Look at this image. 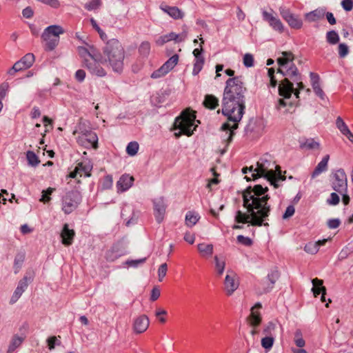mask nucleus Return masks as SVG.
Returning <instances> with one entry per match:
<instances>
[{
    "instance_id": "obj_1",
    "label": "nucleus",
    "mask_w": 353,
    "mask_h": 353,
    "mask_svg": "<svg viewBox=\"0 0 353 353\" xmlns=\"http://www.w3.org/2000/svg\"><path fill=\"white\" fill-rule=\"evenodd\" d=\"M246 90L241 77L230 78L225 82L221 112L227 117L228 122L222 125L221 130L225 132V140L228 143L232 141L234 130L238 128V123L244 114Z\"/></svg>"
},
{
    "instance_id": "obj_2",
    "label": "nucleus",
    "mask_w": 353,
    "mask_h": 353,
    "mask_svg": "<svg viewBox=\"0 0 353 353\" xmlns=\"http://www.w3.org/2000/svg\"><path fill=\"white\" fill-rule=\"evenodd\" d=\"M267 187L256 185L252 188L249 187L243 192V206L247 209V213L238 210L234 220L239 223H250L252 226H269L268 223L270 213V205L268 201L270 196L266 194Z\"/></svg>"
},
{
    "instance_id": "obj_3",
    "label": "nucleus",
    "mask_w": 353,
    "mask_h": 353,
    "mask_svg": "<svg viewBox=\"0 0 353 353\" xmlns=\"http://www.w3.org/2000/svg\"><path fill=\"white\" fill-rule=\"evenodd\" d=\"M250 172L253 179L263 177L268 180L275 188L280 186V183L285 180V176L281 174L280 167L266 154L261 157L254 168L250 167Z\"/></svg>"
},
{
    "instance_id": "obj_4",
    "label": "nucleus",
    "mask_w": 353,
    "mask_h": 353,
    "mask_svg": "<svg viewBox=\"0 0 353 353\" xmlns=\"http://www.w3.org/2000/svg\"><path fill=\"white\" fill-rule=\"evenodd\" d=\"M125 52L121 43L116 39L109 40L100 54L101 63H106L114 72L121 73L124 67Z\"/></svg>"
},
{
    "instance_id": "obj_5",
    "label": "nucleus",
    "mask_w": 353,
    "mask_h": 353,
    "mask_svg": "<svg viewBox=\"0 0 353 353\" xmlns=\"http://www.w3.org/2000/svg\"><path fill=\"white\" fill-rule=\"evenodd\" d=\"M196 123H199L196 120L194 112L187 109L182 112L181 115L176 118L174 123V136L179 137L181 134L191 136L197 127Z\"/></svg>"
},
{
    "instance_id": "obj_6",
    "label": "nucleus",
    "mask_w": 353,
    "mask_h": 353,
    "mask_svg": "<svg viewBox=\"0 0 353 353\" xmlns=\"http://www.w3.org/2000/svg\"><path fill=\"white\" fill-rule=\"evenodd\" d=\"M294 59V54L291 52H282L281 57L277 59V63L279 65L277 72L281 73L288 79L298 81L301 80V76L297 68L293 63Z\"/></svg>"
},
{
    "instance_id": "obj_7",
    "label": "nucleus",
    "mask_w": 353,
    "mask_h": 353,
    "mask_svg": "<svg viewBox=\"0 0 353 353\" xmlns=\"http://www.w3.org/2000/svg\"><path fill=\"white\" fill-rule=\"evenodd\" d=\"M278 90L279 96L283 98L278 99L276 108L280 110L281 108H284L288 105H292V103L291 102L288 103L285 99H288L291 97L294 92L293 83H292L288 78H285L281 81Z\"/></svg>"
},
{
    "instance_id": "obj_8",
    "label": "nucleus",
    "mask_w": 353,
    "mask_h": 353,
    "mask_svg": "<svg viewBox=\"0 0 353 353\" xmlns=\"http://www.w3.org/2000/svg\"><path fill=\"white\" fill-rule=\"evenodd\" d=\"M81 201V197L79 192L70 191L67 192L62 198L61 209L63 212L69 214L72 213L79 205Z\"/></svg>"
},
{
    "instance_id": "obj_9",
    "label": "nucleus",
    "mask_w": 353,
    "mask_h": 353,
    "mask_svg": "<svg viewBox=\"0 0 353 353\" xmlns=\"http://www.w3.org/2000/svg\"><path fill=\"white\" fill-rule=\"evenodd\" d=\"M279 14L289 27L294 30H300L303 26V21L300 15L295 14L285 6H281L279 8Z\"/></svg>"
},
{
    "instance_id": "obj_10",
    "label": "nucleus",
    "mask_w": 353,
    "mask_h": 353,
    "mask_svg": "<svg viewBox=\"0 0 353 353\" xmlns=\"http://www.w3.org/2000/svg\"><path fill=\"white\" fill-rule=\"evenodd\" d=\"M332 187L338 193L347 192V179L344 170L339 169L334 173Z\"/></svg>"
},
{
    "instance_id": "obj_11",
    "label": "nucleus",
    "mask_w": 353,
    "mask_h": 353,
    "mask_svg": "<svg viewBox=\"0 0 353 353\" xmlns=\"http://www.w3.org/2000/svg\"><path fill=\"white\" fill-rule=\"evenodd\" d=\"M34 62V56L32 53H28L23 56L19 61H17L10 68L8 73L14 76L17 72L22 71L30 68Z\"/></svg>"
},
{
    "instance_id": "obj_12",
    "label": "nucleus",
    "mask_w": 353,
    "mask_h": 353,
    "mask_svg": "<svg viewBox=\"0 0 353 353\" xmlns=\"http://www.w3.org/2000/svg\"><path fill=\"white\" fill-rule=\"evenodd\" d=\"M77 142L79 145L86 148H97L98 137L97 134L92 131H85L79 133L77 137Z\"/></svg>"
},
{
    "instance_id": "obj_13",
    "label": "nucleus",
    "mask_w": 353,
    "mask_h": 353,
    "mask_svg": "<svg viewBox=\"0 0 353 353\" xmlns=\"http://www.w3.org/2000/svg\"><path fill=\"white\" fill-rule=\"evenodd\" d=\"M179 56L174 54L167 61H165L158 70L151 74L152 79H159L166 75L178 63Z\"/></svg>"
},
{
    "instance_id": "obj_14",
    "label": "nucleus",
    "mask_w": 353,
    "mask_h": 353,
    "mask_svg": "<svg viewBox=\"0 0 353 353\" xmlns=\"http://www.w3.org/2000/svg\"><path fill=\"white\" fill-rule=\"evenodd\" d=\"M238 275L232 270L227 271L224 280V290L227 295H232L239 288Z\"/></svg>"
},
{
    "instance_id": "obj_15",
    "label": "nucleus",
    "mask_w": 353,
    "mask_h": 353,
    "mask_svg": "<svg viewBox=\"0 0 353 353\" xmlns=\"http://www.w3.org/2000/svg\"><path fill=\"white\" fill-rule=\"evenodd\" d=\"M263 19L267 21L269 26L275 31L280 33L283 32L285 26L282 21L276 16L273 14V11L271 12L266 10L262 12Z\"/></svg>"
},
{
    "instance_id": "obj_16",
    "label": "nucleus",
    "mask_w": 353,
    "mask_h": 353,
    "mask_svg": "<svg viewBox=\"0 0 353 353\" xmlns=\"http://www.w3.org/2000/svg\"><path fill=\"white\" fill-rule=\"evenodd\" d=\"M32 275H26L19 281L17 288L10 298V303L13 304L19 300L24 291L27 289L28 284L32 281Z\"/></svg>"
},
{
    "instance_id": "obj_17",
    "label": "nucleus",
    "mask_w": 353,
    "mask_h": 353,
    "mask_svg": "<svg viewBox=\"0 0 353 353\" xmlns=\"http://www.w3.org/2000/svg\"><path fill=\"white\" fill-rule=\"evenodd\" d=\"M154 214L157 221L161 223L165 214L166 205L163 198H157L153 201Z\"/></svg>"
},
{
    "instance_id": "obj_18",
    "label": "nucleus",
    "mask_w": 353,
    "mask_h": 353,
    "mask_svg": "<svg viewBox=\"0 0 353 353\" xmlns=\"http://www.w3.org/2000/svg\"><path fill=\"white\" fill-rule=\"evenodd\" d=\"M101 61L95 59H85V66L92 74L99 77H105L107 74L105 70L99 64Z\"/></svg>"
},
{
    "instance_id": "obj_19",
    "label": "nucleus",
    "mask_w": 353,
    "mask_h": 353,
    "mask_svg": "<svg viewBox=\"0 0 353 353\" xmlns=\"http://www.w3.org/2000/svg\"><path fill=\"white\" fill-rule=\"evenodd\" d=\"M279 277V273L278 270H273L268 274V276L264 279L262 281V285H263V293L269 292L272 290L274 283L278 280Z\"/></svg>"
},
{
    "instance_id": "obj_20",
    "label": "nucleus",
    "mask_w": 353,
    "mask_h": 353,
    "mask_svg": "<svg viewBox=\"0 0 353 353\" xmlns=\"http://www.w3.org/2000/svg\"><path fill=\"white\" fill-rule=\"evenodd\" d=\"M150 321L148 317L145 315H141L134 320L133 330L137 334L143 333L149 327Z\"/></svg>"
},
{
    "instance_id": "obj_21",
    "label": "nucleus",
    "mask_w": 353,
    "mask_h": 353,
    "mask_svg": "<svg viewBox=\"0 0 353 353\" xmlns=\"http://www.w3.org/2000/svg\"><path fill=\"white\" fill-rule=\"evenodd\" d=\"M134 177L129 174H123L117 182L116 188L118 193L129 190L133 185Z\"/></svg>"
},
{
    "instance_id": "obj_22",
    "label": "nucleus",
    "mask_w": 353,
    "mask_h": 353,
    "mask_svg": "<svg viewBox=\"0 0 353 353\" xmlns=\"http://www.w3.org/2000/svg\"><path fill=\"white\" fill-rule=\"evenodd\" d=\"M125 254V251L119 243L114 245L105 253V259L108 261L113 262Z\"/></svg>"
},
{
    "instance_id": "obj_23",
    "label": "nucleus",
    "mask_w": 353,
    "mask_h": 353,
    "mask_svg": "<svg viewBox=\"0 0 353 353\" xmlns=\"http://www.w3.org/2000/svg\"><path fill=\"white\" fill-rule=\"evenodd\" d=\"M92 166L89 164H84L83 163H78L74 171L70 174V177L77 178L78 175L80 176H90Z\"/></svg>"
},
{
    "instance_id": "obj_24",
    "label": "nucleus",
    "mask_w": 353,
    "mask_h": 353,
    "mask_svg": "<svg viewBox=\"0 0 353 353\" xmlns=\"http://www.w3.org/2000/svg\"><path fill=\"white\" fill-rule=\"evenodd\" d=\"M79 52L85 60L88 59L87 57L91 59L100 60V52L92 46H89L88 49L84 47H79Z\"/></svg>"
},
{
    "instance_id": "obj_25",
    "label": "nucleus",
    "mask_w": 353,
    "mask_h": 353,
    "mask_svg": "<svg viewBox=\"0 0 353 353\" xmlns=\"http://www.w3.org/2000/svg\"><path fill=\"white\" fill-rule=\"evenodd\" d=\"M160 8L163 12L168 14L174 19H182L184 16L183 12L179 8L175 6H169L165 4H161L160 6Z\"/></svg>"
},
{
    "instance_id": "obj_26",
    "label": "nucleus",
    "mask_w": 353,
    "mask_h": 353,
    "mask_svg": "<svg viewBox=\"0 0 353 353\" xmlns=\"http://www.w3.org/2000/svg\"><path fill=\"white\" fill-rule=\"evenodd\" d=\"M325 10L321 8H317L304 14L305 20L308 22H316L324 18Z\"/></svg>"
},
{
    "instance_id": "obj_27",
    "label": "nucleus",
    "mask_w": 353,
    "mask_h": 353,
    "mask_svg": "<svg viewBox=\"0 0 353 353\" xmlns=\"http://www.w3.org/2000/svg\"><path fill=\"white\" fill-rule=\"evenodd\" d=\"M74 236V231L68 228L67 223L64 224L63 230L61 232V237L62 239V243L66 246L70 245L72 243L73 238Z\"/></svg>"
},
{
    "instance_id": "obj_28",
    "label": "nucleus",
    "mask_w": 353,
    "mask_h": 353,
    "mask_svg": "<svg viewBox=\"0 0 353 353\" xmlns=\"http://www.w3.org/2000/svg\"><path fill=\"white\" fill-rule=\"evenodd\" d=\"M312 283L313 285L312 291L314 293V295L315 296H317L319 294H322L321 296V301L325 302V295L326 294V289L324 286H323V280H320L317 278L314 279L312 280Z\"/></svg>"
},
{
    "instance_id": "obj_29",
    "label": "nucleus",
    "mask_w": 353,
    "mask_h": 353,
    "mask_svg": "<svg viewBox=\"0 0 353 353\" xmlns=\"http://www.w3.org/2000/svg\"><path fill=\"white\" fill-rule=\"evenodd\" d=\"M261 307L260 303H256L251 309V313L249 317L250 323L252 326H258L261 321V318L259 310Z\"/></svg>"
},
{
    "instance_id": "obj_30",
    "label": "nucleus",
    "mask_w": 353,
    "mask_h": 353,
    "mask_svg": "<svg viewBox=\"0 0 353 353\" xmlns=\"http://www.w3.org/2000/svg\"><path fill=\"white\" fill-rule=\"evenodd\" d=\"M327 241V239L319 240L316 242H309L304 247V250L311 254H314L318 252L319 248L325 244Z\"/></svg>"
},
{
    "instance_id": "obj_31",
    "label": "nucleus",
    "mask_w": 353,
    "mask_h": 353,
    "mask_svg": "<svg viewBox=\"0 0 353 353\" xmlns=\"http://www.w3.org/2000/svg\"><path fill=\"white\" fill-rule=\"evenodd\" d=\"M330 159V156L326 154L323 157L321 161L318 163L314 170L312 174V178H315L319 176L322 172L327 171V164Z\"/></svg>"
},
{
    "instance_id": "obj_32",
    "label": "nucleus",
    "mask_w": 353,
    "mask_h": 353,
    "mask_svg": "<svg viewBox=\"0 0 353 353\" xmlns=\"http://www.w3.org/2000/svg\"><path fill=\"white\" fill-rule=\"evenodd\" d=\"M41 38L44 42L45 48L47 50H54L59 43V39L57 37H52L51 35H46L45 33H42Z\"/></svg>"
},
{
    "instance_id": "obj_33",
    "label": "nucleus",
    "mask_w": 353,
    "mask_h": 353,
    "mask_svg": "<svg viewBox=\"0 0 353 353\" xmlns=\"http://www.w3.org/2000/svg\"><path fill=\"white\" fill-rule=\"evenodd\" d=\"M197 249L201 256H211L214 252V246L210 243H201L197 245Z\"/></svg>"
},
{
    "instance_id": "obj_34",
    "label": "nucleus",
    "mask_w": 353,
    "mask_h": 353,
    "mask_svg": "<svg viewBox=\"0 0 353 353\" xmlns=\"http://www.w3.org/2000/svg\"><path fill=\"white\" fill-rule=\"evenodd\" d=\"M64 32L63 28L60 26L53 25L47 27L43 33L46 35H51L52 37H57L59 39V35Z\"/></svg>"
},
{
    "instance_id": "obj_35",
    "label": "nucleus",
    "mask_w": 353,
    "mask_h": 353,
    "mask_svg": "<svg viewBox=\"0 0 353 353\" xmlns=\"http://www.w3.org/2000/svg\"><path fill=\"white\" fill-rule=\"evenodd\" d=\"M311 83L314 92L320 97L321 99L323 98V92L320 87L319 81V76L313 72H311L310 74Z\"/></svg>"
},
{
    "instance_id": "obj_36",
    "label": "nucleus",
    "mask_w": 353,
    "mask_h": 353,
    "mask_svg": "<svg viewBox=\"0 0 353 353\" xmlns=\"http://www.w3.org/2000/svg\"><path fill=\"white\" fill-rule=\"evenodd\" d=\"M203 103L205 108L214 110L219 105V99L212 94H206Z\"/></svg>"
},
{
    "instance_id": "obj_37",
    "label": "nucleus",
    "mask_w": 353,
    "mask_h": 353,
    "mask_svg": "<svg viewBox=\"0 0 353 353\" xmlns=\"http://www.w3.org/2000/svg\"><path fill=\"white\" fill-rule=\"evenodd\" d=\"M23 341V336H19L17 335L14 336L9 345L8 352H13L17 347H19L21 345Z\"/></svg>"
},
{
    "instance_id": "obj_38",
    "label": "nucleus",
    "mask_w": 353,
    "mask_h": 353,
    "mask_svg": "<svg viewBox=\"0 0 353 353\" xmlns=\"http://www.w3.org/2000/svg\"><path fill=\"white\" fill-rule=\"evenodd\" d=\"M200 216L197 213L188 212L185 215V224L188 227L192 228L199 220Z\"/></svg>"
},
{
    "instance_id": "obj_39",
    "label": "nucleus",
    "mask_w": 353,
    "mask_h": 353,
    "mask_svg": "<svg viewBox=\"0 0 353 353\" xmlns=\"http://www.w3.org/2000/svg\"><path fill=\"white\" fill-rule=\"evenodd\" d=\"M214 260L216 273L219 276H221L225 270V261L223 258L219 257L218 256H215Z\"/></svg>"
},
{
    "instance_id": "obj_40",
    "label": "nucleus",
    "mask_w": 353,
    "mask_h": 353,
    "mask_svg": "<svg viewBox=\"0 0 353 353\" xmlns=\"http://www.w3.org/2000/svg\"><path fill=\"white\" fill-rule=\"evenodd\" d=\"M275 336H265L261 339V346L267 351H270L274 343Z\"/></svg>"
},
{
    "instance_id": "obj_41",
    "label": "nucleus",
    "mask_w": 353,
    "mask_h": 353,
    "mask_svg": "<svg viewBox=\"0 0 353 353\" xmlns=\"http://www.w3.org/2000/svg\"><path fill=\"white\" fill-rule=\"evenodd\" d=\"M139 148V145L137 142L132 141L130 142L126 147V152L128 155L133 157L137 154Z\"/></svg>"
},
{
    "instance_id": "obj_42",
    "label": "nucleus",
    "mask_w": 353,
    "mask_h": 353,
    "mask_svg": "<svg viewBox=\"0 0 353 353\" xmlns=\"http://www.w3.org/2000/svg\"><path fill=\"white\" fill-rule=\"evenodd\" d=\"M276 324L273 322L268 323L263 327V334L265 336H275Z\"/></svg>"
},
{
    "instance_id": "obj_43",
    "label": "nucleus",
    "mask_w": 353,
    "mask_h": 353,
    "mask_svg": "<svg viewBox=\"0 0 353 353\" xmlns=\"http://www.w3.org/2000/svg\"><path fill=\"white\" fill-rule=\"evenodd\" d=\"M174 32H170L168 34L160 36L155 41L157 46H163V44L173 41Z\"/></svg>"
},
{
    "instance_id": "obj_44",
    "label": "nucleus",
    "mask_w": 353,
    "mask_h": 353,
    "mask_svg": "<svg viewBox=\"0 0 353 353\" xmlns=\"http://www.w3.org/2000/svg\"><path fill=\"white\" fill-rule=\"evenodd\" d=\"M336 125L343 135L348 134V132L350 131L346 123L340 117H337L336 120Z\"/></svg>"
},
{
    "instance_id": "obj_45",
    "label": "nucleus",
    "mask_w": 353,
    "mask_h": 353,
    "mask_svg": "<svg viewBox=\"0 0 353 353\" xmlns=\"http://www.w3.org/2000/svg\"><path fill=\"white\" fill-rule=\"evenodd\" d=\"M26 158H27L28 164L31 166H37L40 162L37 156L35 154L34 152H33L32 151L27 152Z\"/></svg>"
},
{
    "instance_id": "obj_46",
    "label": "nucleus",
    "mask_w": 353,
    "mask_h": 353,
    "mask_svg": "<svg viewBox=\"0 0 353 353\" xmlns=\"http://www.w3.org/2000/svg\"><path fill=\"white\" fill-rule=\"evenodd\" d=\"M326 39L330 44H336L339 41V36L336 32L332 30L327 32Z\"/></svg>"
},
{
    "instance_id": "obj_47",
    "label": "nucleus",
    "mask_w": 353,
    "mask_h": 353,
    "mask_svg": "<svg viewBox=\"0 0 353 353\" xmlns=\"http://www.w3.org/2000/svg\"><path fill=\"white\" fill-rule=\"evenodd\" d=\"M113 179L111 175H106L103 177L101 185L103 190H108L112 187Z\"/></svg>"
},
{
    "instance_id": "obj_48",
    "label": "nucleus",
    "mask_w": 353,
    "mask_h": 353,
    "mask_svg": "<svg viewBox=\"0 0 353 353\" xmlns=\"http://www.w3.org/2000/svg\"><path fill=\"white\" fill-rule=\"evenodd\" d=\"M139 52L143 57H148L150 52V44L148 41L142 42L139 48Z\"/></svg>"
},
{
    "instance_id": "obj_49",
    "label": "nucleus",
    "mask_w": 353,
    "mask_h": 353,
    "mask_svg": "<svg viewBox=\"0 0 353 353\" xmlns=\"http://www.w3.org/2000/svg\"><path fill=\"white\" fill-rule=\"evenodd\" d=\"M101 2L100 0H92L85 4V8L89 11L96 10L100 8Z\"/></svg>"
},
{
    "instance_id": "obj_50",
    "label": "nucleus",
    "mask_w": 353,
    "mask_h": 353,
    "mask_svg": "<svg viewBox=\"0 0 353 353\" xmlns=\"http://www.w3.org/2000/svg\"><path fill=\"white\" fill-rule=\"evenodd\" d=\"M294 343L299 347H303L305 345V341L302 337V333L300 330H296L295 332Z\"/></svg>"
},
{
    "instance_id": "obj_51",
    "label": "nucleus",
    "mask_w": 353,
    "mask_h": 353,
    "mask_svg": "<svg viewBox=\"0 0 353 353\" xmlns=\"http://www.w3.org/2000/svg\"><path fill=\"white\" fill-rule=\"evenodd\" d=\"M204 64V59H198L194 63V68L192 70V74L197 75L203 68Z\"/></svg>"
},
{
    "instance_id": "obj_52",
    "label": "nucleus",
    "mask_w": 353,
    "mask_h": 353,
    "mask_svg": "<svg viewBox=\"0 0 353 353\" xmlns=\"http://www.w3.org/2000/svg\"><path fill=\"white\" fill-rule=\"evenodd\" d=\"M188 37V31L184 29L180 34H176L174 32L173 41L176 43L184 41Z\"/></svg>"
},
{
    "instance_id": "obj_53",
    "label": "nucleus",
    "mask_w": 353,
    "mask_h": 353,
    "mask_svg": "<svg viewBox=\"0 0 353 353\" xmlns=\"http://www.w3.org/2000/svg\"><path fill=\"white\" fill-rule=\"evenodd\" d=\"M167 311L164 309L158 308L155 312V316L158 318L159 321L161 323H164L166 321L165 316L167 315Z\"/></svg>"
},
{
    "instance_id": "obj_54",
    "label": "nucleus",
    "mask_w": 353,
    "mask_h": 353,
    "mask_svg": "<svg viewBox=\"0 0 353 353\" xmlns=\"http://www.w3.org/2000/svg\"><path fill=\"white\" fill-rule=\"evenodd\" d=\"M243 64L247 68H250L254 65V57L252 54L246 53L243 56Z\"/></svg>"
},
{
    "instance_id": "obj_55",
    "label": "nucleus",
    "mask_w": 353,
    "mask_h": 353,
    "mask_svg": "<svg viewBox=\"0 0 353 353\" xmlns=\"http://www.w3.org/2000/svg\"><path fill=\"white\" fill-rule=\"evenodd\" d=\"M168 270V265L166 263H163L160 265L158 270V279L159 281H162L165 276Z\"/></svg>"
},
{
    "instance_id": "obj_56",
    "label": "nucleus",
    "mask_w": 353,
    "mask_h": 353,
    "mask_svg": "<svg viewBox=\"0 0 353 353\" xmlns=\"http://www.w3.org/2000/svg\"><path fill=\"white\" fill-rule=\"evenodd\" d=\"M54 189L52 188H49L46 190H43L42 192V196L40 199V201L43 203L48 202L51 199L50 195L52 193Z\"/></svg>"
},
{
    "instance_id": "obj_57",
    "label": "nucleus",
    "mask_w": 353,
    "mask_h": 353,
    "mask_svg": "<svg viewBox=\"0 0 353 353\" xmlns=\"http://www.w3.org/2000/svg\"><path fill=\"white\" fill-rule=\"evenodd\" d=\"M305 148L312 150H319L320 148V144L319 142L314 139H308L305 143Z\"/></svg>"
},
{
    "instance_id": "obj_58",
    "label": "nucleus",
    "mask_w": 353,
    "mask_h": 353,
    "mask_svg": "<svg viewBox=\"0 0 353 353\" xmlns=\"http://www.w3.org/2000/svg\"><path fill=\"white\" fill-rule=\"evenodd\" d=\"M236 239L238 243L245 246H250L252 243V241L251 240V239L247 236H244L243 235H239Z\"/></svg>"
},
{
    "instance_id": "obj_59",
    "label": "nucleus",
    "mask_w": 353,
    "mask_h": 353,
    "mask_svg": "<svg viewBox=\"0 0 353 353\" xmlns=\"http://www.w3.org/2000/svg\"><path fill=\"white\" fill-rule=\"evenodd\" d=\"M48 348L52 350L54 348L55 345H60L61 342L56 336L49 337L47 340Z\"/></svg>"
},
{
    "instance_id": "obj_60",
    "label": "nucleus",
    "mask_w": 353,
    "mask_h": 353,
    "mask_svg": "<svg viewBox=\"0 0 353 353\" xmlns=\"http://www.w3.org/2000/svg\"><path fill=\"white\" fill-rule=\"evenodd\" d=\"M349 53L348 46L345 43H340L339 46V54L340 57H345Z\"/></svg>"
},
{
    "instance_id": "obj_61",
    "label": "nucleus",
    "mask_w": 353,
    "mask_h": 353,
    "mask_svg": "<svg viewBox=\"0 0 353 353\" xmlns=\"http://www.w3.org/2000/svg\"><path fill=\"white\" fill-rule=\"evenodd\" d=\"M339 201H340V199H339V195L335 192H332L330 194V199H327V202L330 205H336L339 203Z\"/></svg>"
},
{
    "instance_id": "obj_62",
    "label": "nucleus",
    "mask_w": 353,
    "mask_h": 353,
    "mask_svg": "<svg viewBox=\"0 0 353 353\" xmlns=\"http://www.w3.org/2000/svg\"><path fill=\"white\" fill-rule=\"evenodd\" d=\"M145 260H146V258H143V259H137V260H130V261H127L125 263L130 266L136 268L138 265L143 264L145 261Z\"/></svg>"
},
{
    "instance_id": "obj_63",
    "label": "nucleus",
    "mask_w": 353,
    "mask_h": 353,
    "mask_svg": "<svg viewBox=\"0 0 353 353\" xmlns=\"http://www.w3.org/2000/svg\"><path fill=\"white\" fill-rule=\"evenodd\" d=\"M294 212H295L294 207L293 205H289L286 208L285 212H284V214L283 215V219H286L291 217L292 216H293Z\"/></svg>"
},
{
    "instance_id": "obj_64",
    "label": "nucleus",
    "mask_w": 353,
    "mask_h": 353,
    "mask_svg": "<svg viewBox=\"0 0 353 353\" xmlns=\"http://www.w3.org/2000/svg\"><path fill=\"white\" fill-rule=\"evenodd\" d=\"M343 8L346 11H350L353 8V1L352 0H343L341 2Z\"/></svg>"
}]
</instances>
